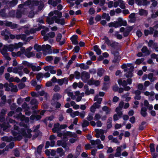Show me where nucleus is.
Listing matches in <instances>:
<instances>
[{
	"label": "nucleus",
	"mask_w": 158,
	"mask_h": 158,
	"mask_svg": "<svg viewBox=\"0 0 158 158\" xmlns=\"http://www.w3.org/2000/svg\"><path fill=\"white\" fill-rule=\"evenodd\" d=\"M46 21L48 24L52 25L55 23L58 24H60L62 25H64L65 24L64 19V18L59 19L56 16H54L51 18L48 16L47 17Z\"/></svg>",
	"instance_id": "f257e3e1"
},
{
	"label": "nucleus",
	"mask_w": 158,
	"mask_h": 158,
	"mask_svg": "<svg viewBox=\"0 0 158 158\" xmlns=\"http://www.w3.org/2000/svg\"><path fill=\"white\" fill-rule=\"evenodd\" d=\"M102 40L105 41V43L108 46H110L113 48H115L118 46V43L116 42L115 41H110L108 38L106 36H104Z\"/></svg>",
	"instance_id": "f03ea898"
},
{
	"label": "nucleus",
	"mask_w": 158,
	"mask_h": 158,
	"mask_svg": "<svg viewBox=\"0 0 158 158\" xmlns=\"http://www.w3.org/2000/svg\"><path fill=\"white\" fill-rule=\"evenodd\" d=\"M111 53L114 56V59L113 62L115 63H119L121 58L119 52L118 51L114 50L111 51Z\"/></svg>",
	"instance_id": "7ed1b4c3"
},
{
	"label": "nucleus",
	"mask_w": 158,
	"mask_h": 158,
	"mask_svg": "<svg viewBox=\"0 0 158 158\" xmlns=\"http://www.w3.org/2000/svg\"><path fill=\"white\" fill-rule=\"evenodd\" d=\"M31 130L29 129L27 131L28 134H27L26 130L24 128H22L21 129L20 133L25 138H30L32 136V135L31 133Z\"/></svg>",
	"instance_id": "20e7f679"
},
{
	"label": "nucleus",
	"mask_w": 158,
	"mask_h": 158,
	"mask_svg": "<svg viewBox=\"0 0 158 158\" xmlns=\"http://www.w3.org/2000/svg\"><path fill=\"white\" fill-rule=\"evenodd\" d=\"M90 78V74L85 71L82 72L81 73V79L85 83H86L88 79Z\"/></svg>",
	"instance_id": "39448f33"
},
{
	"label": "nucleus",
	"mask_w": 158,
	"mask_h": 158,
	"mask_svg": "<svg viewBox=\"0 0 158 158\" xmlns=\"http://www.w3.org/2000/svg\"><path fill=\"white\" fill-rule=\"evenodd\" d=\"M118 21H115L117 25L119 27H121L122 26H126L127 25V22L126 20H123L122 18L119 17L117 19Z\"/></svg>",
	"instance_id": "423d86ee"
},
{
	"label": "nucleus",
	"mask_w": 158,
	"mask_h": 158,
	"mask_svg": "<svg viewBox=\"0 0 158 158\" xmlns=\"http://www.w3.org/2000/svg\"><path fill=\"white\" fill-rule=\"evenodd\" d=\"M4 25L6 26L9 27L12 29L15 28H17L18 27V25L17 24L13 23L11 22L6 21L4 23Z\"/></svg>",
	"instance_id": "0eeeda50"
},
{
	"label": "nucleus",
	"mask_w": 158,
	"mask_h": 158,
	"mask_svg": "<svg viewBox=\"0 0 158 158\" xmlns=\"http://www.w3.org/2000/svg\"><path fill=\"white\" fill-rule=\"evenodd\" d=\"M55 35V34L54 32H50L49 33L46 34V35L44 36V41H46L48 40L49 37H50L51 38H54Z\"/></svg>",
	"instance_id": "6e6552de"
},
{
	"label": "nucleus",
	"mask_w": 158,
	"mask_h": 158,
	"mask_svg": "<svg viewBox=\"0 0 158 158\" xmlns=\"http://www.w3.org/2000/svg\"><path fill=\"white\" fill-rule=\"evenodd\" d=\"M14 49L13 44H11L8 46H5L2 49V51L6 52H7V50L8 51L12 52Z\"/></svg>",
	"instance_id": "1a4fd4ad"
},
{
	"label": "nucleus",
	"mask_w": 158,
	"mask_h": 158,
	"mask_svg": "<svg viewBox=\"0 0 158 158\" xmlns=\"http://www.w3.org/2000/svg\"><path fill=\"white\" fill-rule=\"evenodd\" d=\"M148 108L145 107H142L141 109L140 114L143 117H145L147 115V111Z\"/></svg>",
	"instance_id": "9d476101"
},
{
	"label": "nucleus",
	"mask_w": 158,
	"mask_h": 158,
	"mask_svg": "<svg viewBox=\"0 0 158 158\" xmlns=\"http://www.w3.org/2000/svg\"><path fill=\"white\" fill-rule=\"evenodd\" d=\"M62 97V96L61 94L58 93H56L53 94L52 99L54 101H58Z\"/></svg>",
	"instance_id": "9b49d317"
},
{
	"label": "nucleus",
	"mask_w": 158,
	"mask_h": 158,
	"mask_svg": "<svg viewBox=\"0 0 158 158\" xmlns=\"http://www.w3.org/2000/svg\"><path fill=\"white\" fill-rule=\"evenodd\" d=\"M43 51L44 52L46 51V50L51 51V52L52 53L51 47L49 45L47 44L46 45L43 44L42 45Z\"/></svg>",
	"instance_id": "f8f14e48"
},
{
	"label": "nucleus",
	"mask_w": 158,
	"mask_h": 158,
	"mask_svg": "<svg viewBox=\"0 0 158 158\" xmlns=\"http://www.w3.org/2000/svg\"><path fill=\"white\" fill-rule=\"evenodd\" d=\"M94 50L96 52V53L98 55H100L102 53V51L97 45H95L93 47Z\"/></svg>",
	"instance_id": "ddd939ff"
},
{
	"label": "nucleus",
	"mask_w": 158,
	"mask_h": 158,
	"mask_svg": "<svg viewBox=\"0 0 158 158\" xmlns=\"http://www.w3.org/2000/svg\"><path fill=\"white\" fill-rule=\"evenodd\" d=\"M81 152V145L79 144L77 147L75 152L76 158H77L80 155Z\"/></svg>",
	"instance_id": "4468645a"
},
{
	"label": "nucleus",
	"mask_w": 158,
	"mask_h": 158,
	"mask_svg": "<svg viewBox=\"0 0 158 158\" xmlns=\"http://www.w3.org/2000/svg\"><path fill=\"white\" fill-rule=\"evenodd\" d=\"M141 50L142 53H146L147 55H148L150 54V52L146 46H143Z\"/></svg>",
	"instance_id": "2eb2a0df"
},
{
	"label": "nucleus",
	"mask_w": 158,
	"mask_h": 158,
	"mask_svg": "<svg viewBox=\"0 0 158 158\" xmlns=\"http://www.w3.org/2000/svg\"><path fill=\"white\" fill-rule=\"evenodd\" d=\"M34 49L36 50L37 52H40L41 50L43 51L42 45V46L39 45L37 44H35L34 46Z\"/></svg>",
	"instance_id": "dca6fc26"
},
{
	"label": "nucleus",
	"mask_w": 158,
	"mask_h": 158,
	"mask_svg": "<svg viewBox=\"0 0 158 158\" xmlns=\"http://www.w3.org/2000/svg\"><path fill=\"white\" fill-rule=\"evenodd\" d=\"M118 83L119 85H122L123 87H125L127 85V82L126 81H122L121 79H119L118 80Z\"/></svg>",
	"instance_id": "f3484780"
},
{
	"label": "nucleus",
	"mask_w": 158,
	"mask_h": 158,
	"mask_svg": "<svg viewBox=\"0 0 158 158\" xmlns=\"http://www.w3.org/2000/svg\"><path fill=\"white\" fill-rule=\"evenodd\" d=\"M104 70L102 68H99L98 69L97 74L98 76L101 77L104 72Z\"/></svg>",
	"instance_id": "a211bd4d"
},
{
	"label": "nucleus",
	"mask_w": 158,
	"mask_h": 158,
	"mask_svg": "<svg viewBox=\"0 0 158 158\" xmlns=\"http://www.w3.org/2000/svg\"><path fill=\"white\" fill-rule=\"evenodd\" d=\"M102 17L103 19H106L107 21H109L110 19V17L109 16V14H106L105 13H104L102 14Z\"/></svg>",
	"instance_id": "6ab92c4d"
},
{
	"label": "nucleus",
	"mask_w": 158,
	"mask_h": 158,
	"mask_svg": "<svg viewBox=\"0 0 158 158\" xmlns=\"http://www.w3.org/2000/svg\"><path fill=\"white\" fill-rule=\"evenodd\" d=\"M139 14L140 16H143V15L146 16L148 14V11L147 10L143 9H141L139 10Z\"/></svg>",
	"instance_id": "aec40b11"
},
{
	"label": "nucleus",
	"mask_w": 158,
	"mask_h": 158,
	"mask_svg": "<svg viewBox=\"0 0 158 158\" xmlns=\"http://www.w3.org/2000/svg\"><path fill=\"white\" fill-rule=\"evenodd\" d=\"M147 123L145 121H143L141 122V125H139V131H142L143 130L144 128L146 127V126H144V125Z\"/></svg>",
	"instance_id": "412c9836"
},
{
	"label": "nucleus",
	"mask_w": 158,
	"mask_h": 158,
	"mask_svg": "<svg viewBox=\"0 0 158 158\" xmlns=\"http://www.w3.org/2000/svg\"><path fill=\"white\" fill-rule=\"evenodd\" d=\"M133 70H129L127 72L124 74V76H125L127 78H131L133 77V73L132 71Z\"/></svg>",
	"instance_id": "4be33fe9"
},
{
	"label": "nucleus",
	"mask_w": 158,
	"mask_h": 158,
	"mask_svg": "<svg viewBox=\"0 0 158 158\" xmlns=\"http://www.w3.org/2000/svg\"><path fill=\"white\" fill-rule=\"evenodd\" d=\"M54 14L55 15H56L57 16H56L58 17V18H59L60 19L62 17V13L61 12H60L58 10H54L53 11Z\"/></svg>",
	"instance_id": "5701e85b"
},
{
	"label": "nucleus",
	"mask_w": 158,
	"mask_h": 158,
	"mask_svg": "<svg viewBox=\"0 0 158 158\" xmlns=\"http://www.w3.org/2000/svg\"><path fill=\"white\" fill-rule=\"evenodd\" d=\"M108 26L109 27H114L115 28L118 27V25H117V23H116V21L114 22H112L108 23Z\"/></svg>",
	"instance_id": "b1692460"
},
{
	"label": "nucleus",
	"mask_w": 158,
	"mask_h": 158,
	"mask_svg": "<svg viewBox=\"0 0 158 158\" xmlns=\"http://www.w3.org/2000/svg\"><path fill=\"white\" fill-rule=\"evenodd\" d=\"M48 3L49 5H52L53 7L56 6L57 5V2L53 0H48Z\"/></svg>",
	"instance_id": "393cba45"
},
{
	"label": "nucleus",
	"mask_w": 158,
	"mask_h": 158,
	"mask_svg": "<svg viewBox=\"0 0 158 158\" xmlns=\"http://www.w3.org/2000/svg\"><path fill=\"white\" fill-rule=\"evenodd\" d=\"M24 55L28 58H29L31 57L34 56L35 55L32 52H25Z\"/></svg>",
	"instance_id": "a878e982"
},
{
	"label": "nucleus",
	"mask_w": 158,
	"mask_h": 158,
	"mask_svg": "<svg viewBox=\"0 0 158 158\" xmlns=\"http://www.w3.org/2000/svg\"><path fill=\"white\" fill-rule=\"evenodd\" d=\"M102 110L103 111H106V114H108L110 113V110L106 106H105L102 107Z\"/></svg>",
	"instance_id": "bb28decb"
},
{
	"label": "nucleus",
	"mask_w": 158,
	"mask_h": 158,
	"mask_svg": "<svg viewBox=\"0 0 158 158\" xmlns=\"http://www.w3.org/2000/svg\"><path fill=\"white\" fill-rule=\"evenodd\" d=\"M1 53L3 55L5 59L8 60H11V58L8 55V53L6 52H5L4 51H2Z\"/></svg>",
	"instance_id": "cd10ccee"
},
{
	"label": "nucleus",
	"mask_w": 158,
	"mask_h": 158,
	"mask_svg": "<svg viewBox=\"0 0 158 158\" xmlns=\"http://www.w3.org/2000/svg\"><path fill=\"white\" fill-rule=\"evenodd\" d=\"M150 151L151 152H155V144L153 143H151L149 145Z\"/></svg>",
	"instance_id": "c85d7f7f"
},
{
	"label": "nucleus",
	"mask_w": 158,
	"mask_h": 158,
	"mask_svg": "<svg viewBox=\"0 0 158 158\" xmlns=\"http://www.w3.org/2000/svg\"><path fill=\"white\" fill-rule=\"evenodd\" d=\"M54 67L51 65L47 66L44 67V69L46 71H50V70L51 69H53Z\"/></svg>",
	"instance_id": "c756f323"
},
{
	"label": "nucleus",
	"mask_w": 158,
	"mask_h": 158,
	"mask_svg": "<svg viewBox=\"0 0 158 158\" xmlns=\"http://www.w3.org/2000/svg\"><path fill=\"white\" fill-rule=\"evenodd\" d=\"M42 29H45L47 31H48V28L44 26H43L42 25H40L38 27L36 28V31H39Z\"/></svg>",
	"instance_id": "7c9ffc66"
},
{
	"label": "nucleus",
	"mask_w": 158,
	"mask_h": 158,
	"mask_svg": "<svg viewBox=\"0 0 158 158\" xmlns=\"http://www.w3.org/2000/svg\"><path fill=\"white\" fill-rule=\"evenodd\" d=\"M44 144H41L38 146L37 148V152L38 153L40 154L41 153V150L43 147Z\"/></svg>",
	"instance_id": "2f4dec72"
},
{
	"label": "nucleus",
	"mask_w": 158,
	"mask_h": 158,
	"mask_svg": "<svg viewBox=\"0 0 158 158\" xmlns=\"http://www.w3.org/2000/svg\"><path fill=\"white\" fill-rule=\"evenodd\" d=\"M22 13L20 10H18L16 13V17L17 18H20L22 16Z\"/></svg>",
	"instance_id": "473e14b6"
},
{
	"label": "nucleus",
	"mask_w": 158,
	"mask_h": 158,
	"mask_svg": "<svg viewBox=\"0 0 158 158\" xmlns=\"http://www.w3.org/2000/svg\"><path fill=\"white\" fill-rule=\"evenodd\" d=\"M95 131L96 133V134L98 135H102L104 133V131L102 129H96L95 130Z\"/></svg>",
	"instance_id": "72a5a7b5"
},
{
	"label": "nucleus",
	"mask_w": 158,
	"mask_h": 158,
	"mask_svg": "<svg viewBox=\"0 0 158 158\" xmlns=\"http://www.w3.org/2000/svg\"><path fill=\"white\" fill-rule=\"evenodd\" d=\"M80 112L78 111H76L72 112V113L70 114V116L72 118H74L76 116H77L79 115Z\"/></svg>",
	"instance_id": "f704fd0d"
},
{
	"label": "nucleus",
	"mask_w": 158,
	"mask_h": 158,
	"mask_svg": "<svg viewBox=\"0 0 158 158\" xmlns=\"http://www.w3.org/2000/svg\"><path fill=\"white\" fill-rule=\"evenodd\" d=\"M144 60V59L143 58L137 59L135 61V64H136L139 65L143 62Z\"/></svg>",
	"instance_id": "c9c22d12"
},
{
	"label": "nucleus",
	"mask_w": 158,
	"mask_h": 158,
	"mask_svg": "<svg viewBox=\"0 0 158 158\" xmlns=\"http://www.w3.org/2000/svg\"><path fill=\"white\" fill-rule=\"evenodd\" d=\"M1 99L3 101L0 103V106H2V104H4L6 102V96L5 95L2 96Z\"/></svg>",
	"instance_id": "e433bc0d"
},
{
	"label": "nucleus",
	"mask_w": 158,
	"mask_h": 158,
	"mask_svg": "<svg viewBox=\"0 0 158 158\" xmlns=\"http://www.w3.org/2000/svg\"><path fill=\"white\" fill-rule=\"evenodd\" d=\"M93 113H89L86 118V119L89 121H91L93 118Z\"/></svg>",
	"instance_id": "4c0bfd02"
},
{
	"label": "nucleus",
	"mask_w": 158,
	"mask_h": 158,
	"mask_svg": "<svg viewBox=\"0 0 158 158\" xmlns=\"http://www.w3.org/2000/svg\"><path fill=\"white\" fill-rule=\"evenodd\" d=\"M14 155L16 157H19L20 156V153L17 148L14 150Z\"/></svg>",
	"instance_id": "58836bf2"
},
{
	"label": "nucleus",
	"mask_w": 158,
	"mask_h": 158,
	"mask_svg": "<svg viewBox=\"0 0 158 158\" xmlns=\"http://www.w3.org/2000/svg\"><path fill=\"white\" fill-rule=\"evenodd\" d=\"M89 122L85 120H84L83 123L82 124V127L83 128L86 127L89 125Z\"/></svg>",
	"instance_id": "ea45409f"
},
{
	"label": "nucleus",
	"mask_w": 158,
	"mask_h": 158,
	"mask_svg": "<svg viewBox=\"0 0 158 158\" xmlns=\"http://www.w3.org/2000/svg\"><path fill=\"white\" fill-rule=\"evenodd\" d=\"M22 64L25 66H27L29 68H30L32 63H29L28 62L24 60L23 61Z\"/></svg>",
	"instance_id": "a19ab883"
},
{
	"label": "nucleus",
	"mask_w": 158,
	"mask_h": 158,
	"mask_svg": "<svg viewBox=\"0 0 158 158\" xmlns=\"http://www.w3.org/2000/svg\"><path fill=\"white\" fill-rule=\"evenodd\" d=\"M30 103L31 105H38V102L36 99H32L30 102Z\"/></svg>",
	"instance_id": "79ce46f5"
},
{
	"label": "nucleus",
	"mask_w": 158,
	"mask_h": 158,
	"mask_svg": "<svg viewBox=\"0 0 158 158\" xmlns=\"http://www.w3.org/2000/svg\"><path fill=\"white\" fill-rule=\"evenodd\" d=\"M18 0H12L10 2L11 6H15L18 3Z\"/></svg>",
	"instance_id": "37998d69"
},
{
	"label": "nucleus",
	"mask_w": 158,
	"mask_h": 158,
	"mask_svg": "<svg viewBox=\"0 0 158 158\" xmlns=\"http://www.w3.org/2000/svg\"><path fill=\"white\" fill-rule=\"evenodd\" d=\"M74 74L75 76V78L76 79H79L81 78V74L80 73L77 71H76L74 72Z\"/></svg>",
	"instance_id": "c03bdc74"
},
{
	"label": "nucleus",
	"mask_w": 158,
	"mask_h": 158,
	"mask_svg": "<svg viewBox=\"0 0 158 158\" xmlns=\"http://www.w3.org/2000/svg\"><path fill=\"white\" fill-rule=\"evenodd\" d=\"M22 113L20 112L19 114L14 115L13 117L14 118H16L18 120H20L21 117L22 116Z\"/></svg>",
	"instance_id": "a18cd8bd"
},
{
	"label": "nucleus",
	"mask_w": 158,
	"mask_h": 158,
	"mask_svg": "<svg viewBox=\"0 0 158 158\" xmlns=\"http://www.w3.org/2000/svg\"><path fill=\"white\" fill-rule=\"evenodd\" d=\"M43 74L42 73H38L36 75V79L37 80H39L41 78L43 77Z\"/></svg>",
	"instance_id": "49530a36"
},
{
	"label": "nucleus",
	"mask_w": 158,
	"mask_h": 158,
	"mask_svg": "<svg viewBox=\"0 0 158 158\" xmlns=\"http://www.w3.org/2000/svg\"><path fill=\"white\" fill-rule=\"evenodd\" d=\"M40 1L37 0L32 1V6H38L40 4Z\"/></svg>",
	"instance_id": "de8ad7c7"
},
{
	"label": "nucleus",
	"mask_w": 158,
	"mask_h": 158,
	"mask_svg": "<svg viewBox=\"0 0 158 158\" xmlns=\"http://www.w3.org/2000/svg\"><path fill=\"white\" fill-rule=\"evenodd\" d=\"M18 90L17 87L16 85H14L10 89V91L12 92H16L18 91Z\"/></svg>",
	"instance_id": "09e8293b"
},
{
	"label": "nucleus",
	"mask_w": 158,
	"mask_h": 158,
	"mask_svg": "<svg viewBox=\"0 0 158 158\" xmlns=\"http://www.w3.org/2000/svg\"><path fill=\"white\" fill-rule=\"evenodd\" d=\"M64 80H65V78L58 79L57 81L59 85H61L64 83H65V81H64Z\"/></svg>",
	"instance_id": "8fccbe9b"
},
{
	"label": "nucleus",
	"mask_w": 158,
	"mask_h": 158,
	"mask_svg": "<svg viewBox=\"0 0 158 158\" xmlns=\"http://www.w3.org/2000/svg\"><path fill=\"white\" fill-rule=\"evenodd\" d=\"M138 89L139 90H145V88L143 89V85L141 83L139 84L138 85Z\"/></svg>",
	"instance_id": "3c124183"
},
{
	"label": "nucleus",
	"mask_w": 158,
	"mask_h": 158,
	"mask_svg": "<svg viewBox=\"0 0 158 158\" xmlns=\"http://www.w3.org/2000/svg\"><path fill=\"white\" fill-rule=\"evenodd\" d=\"M130 31L131 30H129V29H127V30H126L123 33V36L125 37L129 35Z\"/></svg>",
	"instance_id": "603ef678"
},
{
	"label": "nucleus",
	"mask_w": 158,
	"mask_h": 158,
	"mask_svg": "<svg viewBox=\"0 0 158 158\" xmlns=\"http://www.w3.org/2000/svg\"><path fill=\"white\" fill-rule=\"evenodd\" d=\"M25 84L23 83H20L18 85V87L19 89H23L25 88Z\"/></svg>",
	"instance_id": "864d4df0"
},
{
	"label": "nucleus",
	"mask_w": 158,
	"mask_h": 158,
	"mask_svg": "<svg viewBox=\"0 0 158 158\" xmlns=\"http://www.w3.org/2000/svg\"><path fill=\"white\" fill-rule=\"evenodd\" d=\"M95 10L93 7H91L89 8V14L92 15L94 14Z\"/></svg>",
	"instance_id": "5fc2aeb1"
},
{
	"label": "nucleus",
	"mask_w": 158,
	"mask_h": 158,
	"mask_svg": "<svg viewBox=\"0 0 158 158\" xmlns=\"http://www.w3.org/2000/svg\"><path fill=\"white\" fill-rule=\"evenodd\" d=\"M32 1L28 0L27 1L24 3L25 6H29L31 5L32 6Z\"/></svg>",
	"instance_id": "6e6d98bb"
},
{
	"label": "nucleus",
	"mask_w": 158,
	"mask_h": 158,
	"mask_svg": "<svg viewBox=\"0 0 158 158\" xmlns=\"http://www.w3.org/2000/svg\"><path fill=\"white\" fill-rule=\"evenodd\" d=\"M62 35L60 33H59L57 34L56 37V41L57 42H59L60 41V40L61 39Z\"/></svg>",
	"instance_id": "4d7b16f0"
},
{
	"label": "nucleus",
	"mask_w": 158,
	"mask_h": 158,
	"mask_svg": "<svg viewBox=\"0 0 158 158\" xmlns=\"http://www.w3.org/2000/svg\"><path fill=\"white\" fill-rule=\"evenodd\" d=\"M101 118V116L99 114H96L95 115V118H94V120H97L100 119Z\"/></svg>",
	"instance_id": "13d9d810"
},
{
	"label": "nucleus",
	"mask_w": 158,
	"mask_h": 158,
	"mask_svg": "<svg viewBox=\"0 0 158 158\" xmlns=\"http://www.w3.org/2000/svg\"><path fill=\"white\" fill-rule=\"evenodd\" d=\"M22 106L23 109H25L26 110H28L29 108V107L28 106L27 104L25 102H24L22 104Z\"/></svg>",
	"instance_id": "bf43d9fd"
},
{
	"label": "nucleus",
	"mask_w": 158,
	"mask_h": 158,
	"mask_svg": "<svg viewBox=\"0 0 158 158\" xmlns=\"http://www.w3.org/2000/svg\"><path fill=\"white\" fill-rule=\"evenodd\" d=\"M94 17H91L89 19V23L91 25H93L94 23Z\"/></svg>",
	"instance_id": "052dcab7"
},
{
	"label": "nucleus",
	"mask_w": 158,
	"mask_h": 158,
	"mask_svg": "<svg viewBox=\"0 0 158 158\" xmlns=\"http://www.w3.org/2000/svg\"><path fill=\"white\" fill-rule=\"evenodd\" d=\"M16 103H13L10 106V109L11 110H14L16 108Z\"/></svg>",
	"instance_id": "680f3d73"
},
{
	"label": "nucleus",
	"mask_w": 158,
	"mask_h": 158,
	"mask_svg": "<svg viewBox=\"0 0 158 158\" xmlns=\"http://www.w3.org/2000/svg\"><path fill=\"white\" fill-rule=\"evenodd\" d=\"M136 35L139 38L141 37L142 35V33L140 30H137L136 33Z\"/></svg>",
	"instance_id": "e2e57ef3"
},
{
	"label": "nucleus",
	"mask_w": 158,
	"mask_h": 158,
	"mask_svg": "<svg viewBox=\"0 0 158 158\" xmlns=\"http://www.w3.org/2000/svg\"><path fill=\"white\" fill-rule=\"evenodd\" d=\"M23 135L21 134L18 135L16 137H15V139L16 140L18 141H20L23 138Z\"/></svg>",
	"instance_id": "0e129e2a"
},
{
	"label": "nucleus",
	"mask_w": 158,
	"mask_h": 158,
	"mask_svg": "<svg viewBox=\"0 0 158 158\" xmlns=\"http://www.w3.org/2000/svg\"><path fill=\"white\" fill-rule=\"evenodd\" d=\"M34 11L31 10L30 11L28 14V17L31 18H33L34 16Z\"/></svg>",
	"instance_id": "69168bd1"
},
{
	"label": "nucleus",
	"mask_w": 158,
	"mask_h": 158,
	"mask_svg": "<svg viewBox=\"0 0 158 158\" xmlns=\"http://www.w3.org/2000/svg\"><path fill=\"white\" fill-rule=\"evenodd\" d=\"M130 121L131 123L133 124L135 122V118L134 116H132L131 117L129 120Z\"/></svg>",
	"instance_id": "338daca9"
},
{
	"label": "nucleus",
	"mask_w": 158,
	"mask_h": 158,
	"mask_svg": "<svg viewBox=\"0 0 158 158\" xmlns=\"http://www.w3.org/2000/svg\"><path fill=\"white\" fill-rule=\"evenodd\" d=\"M55 107L56 109H59L60 108L61 104L58 102H56L55 103Z\"/></svg>",
	"instance_id": "774afa93"
}]
</instances>
